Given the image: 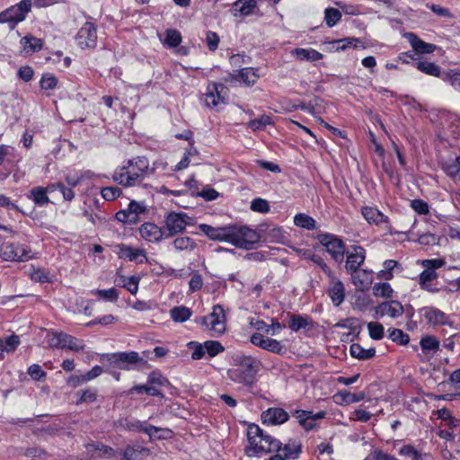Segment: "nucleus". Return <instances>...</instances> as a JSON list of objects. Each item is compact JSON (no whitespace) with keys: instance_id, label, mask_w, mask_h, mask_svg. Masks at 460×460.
<instances>
[{"instance_id":"1","label":"nucleus","mask_w":460,"mask_h":460,"mask_svg":"<svg viewBox=\"0 0 460 460\" xmlns=\"http://www.w3.org/2000/svg\"><path fill=\"white\" fill-rule=\"evenodd\" d=\"M154 168L150 167L146 156H137L127 160L112 173L113 181L123 187H133L140 184L148 175L153 174Z\"/></svg>"},{"instance_id":"2","label":"nucleus","mask_w":460,"mask_h":460,"mask_svg":"<svg viewBox=\"0 0 460 460\" xmlns=\"http://www.w3.org/2000/svg\"><path fill=\"white\" fill-rule=\"evenodd\" d=\"M260 369V362L252 356L235 354L231 358V367L227 370L228 377L234 383L252 386Z\"/></svg>"},{"instance_id":"3","label":"nucleus","mask_w":460,"mask_h":460,"mask_svg":"<svg viewBox=\"0 0 460 460\" xmlns=\"http://www.w3.org/2000/svg\"><path fill=\"white\" fill-rule=\"evenodd\" d=\"M247 437L249 446L245 448V452L250 457L261 456L263 454L280 451L282 443L262 430L256 424H251L248 427Z\"/></svg>"},{"instance_id":"4","label":"nucleus","mask_w":460,"mask_h":460,"mask_svg":"<svg viewBox=\"0 0 460 460\" xmlns=\"http://www.w3.org/2000/svg\"><path fill=\"white\" fill-rule=\"evenodd\" d=\"M260 234L246 226L229 225L228 243L241 249L250 250L259 243Z\"/></svg>"},{"instance_id":"5","label":"nucleus","mask_w":460,"mask_h":460,"mask_svg":"<svg viewBox=\"0 0 460 460\" xmlns=\"http://www.w3.org/2000/svg\"><path fill=\"white\" fill-rule=\"evenodd\" d=\"M419 263L424 268V270H422L419 275L418 282L420 288L429 293L439 292L440 288L433 287L431 282L438 277L436 270L446 265L445 259H427L419 261Z\"/></svg>"},{"instance_id":"6","label":"nucleus","mask_w":460,"mask_h":460,"mask_svg":"<svg viewBox=\"0 0 460 460\" xmlns=\"http://www.w3.org/2000/svg\"><path fill=\"white\" fill-rule=\"evenodd\" d=\"M196 323L209 332L210 336L218 337L225 333L226 329V317L225 310L220 305H216L212 312L205 316L196 319Z\"/></svg>"},{"instance_id":"7","label":"nucleus","mask_w":460,"mask_h":460,"mask_svg":"<svg viewBox=\"0 0 460 460\" xmlns=\"http://www.w3.org/2000/svg\"><path fill=\"white\" fill-rule=\"evenodd\" d=\"M164 230L165 238H171L185 231L187 226H192L193 218L184 212L172 211L164 217Z\"/></svg>"},{"instance_id":"8","label":"nucleus","mask_w":460,"mask_h":460,"mask_svg":"<svg viewBox=\"0 0 460 460\" xmlns=\"http://www.w3.org/2000/svg\"><path fill=\"white\" fill-rule=\"evenodd\" d=\"M229 95V89L222 83L209 82L206 93L203 94L204 104L210 109H217L226 105Z\"/></svg>"},{"instance_id":"9","label":"nucleus","mask_w":460,"mask_h":460,"mask_svg":"<svg viewBox=\"0 0 460 460\" xmlns=\"http://www.w3.org/2000/svg\"><path fill=\"white\" fill-rule=\"evenodd\" d=\"M31 7V0H22L19 4L0 13V23H7L11 30L14 29L19 22L25 19Z\"/></svg>"},{"instance_id":"10","label":"nucleus","mask_w":460,"mask_h":460,"mask_svg":"<svg viewBox=\"0 0 460 460\" xmlns=\"http://www.w3.org/2000/svg\"><path fill=\"white\" fill-rule=\"evenodd\" d=\"M0 257L6 261H26L33 258V253L27 246L4 243L0 248Z\"/></svg>"},{"instance_id":"11","label":"nucleus","mask_w":460,"mask_h":460,"mask_svg":"<svg viewBox=\"0 0 460 460\" xmlns=\"http://www.w3.org/2000/svg\"><path fill=\"white\" fill-rule=\"evenodd\" d=\"M318 239L335 261L341 262L343 261L346 245L340 237L332 234H322Z\"/></svg>"},{"instance_id":"12","label":"nucleus","mask_w":460,"mask_h":460,"mask_svg":"<svg viewBox=\"0 0 460 460\" xmlns=\"http://www.w3.org/2000/svg\"><path fill=\"white\" fill-rule=\"evenodd\" d=\"M374 317L381 319L384 317H389L391 319H396L401 317L404 313L403 305L401 302L394 299L384 301L379 303L374 307Z\"/></svg>"},{"instance_id":"13","label":"nucleus","mask_w":460,"mask_h":460,"mask_svg":"<svg viewBox=\"0 0 460 460\" xmlns=\"http://www.w3.org/2000/svg\"><path fill=\"white\" fill-rule=\"evenodd\" d=\"M77 46L82 49H94L97 44V30L93 22H86L75 36Z\"/></svg>"},{"instance_id":"14","label":"nucleus","mask_w":460,"mask_h":460,"mask_svg":"<svg viewBox=\"0 0 460 460\" xmlns=\"http://www.w3.org/2000/svg\"><path fill=\"white\" fill-rule=\"evenodd\" d=\"M146 206L144 202L131 200L125 210L116 213V219L126 224H136L138 221L139 215L146 213Z\"/></svg>"},{"instance_id":"15","label":"nucleus","mask_w":460,"mask_h":460,"mask_svg":"<svg viewBox=\"0 0 460 460\" xmlns=\"http://www.w3.org/2000/svg\"><path fill=\"white\" fill-rule=\"evenodd\" d=\"M419 313L421 315V317L424 318L426 323L431 326H452L453 324L450 316L436 307H422L421 309H420Z\"/></svg>"},{"instance_id":"16","label":"nucleus","mask_w":460,"mask_h":460,"mask_svg":"<svg viewBox=\"0 0 460 460\" xmlns=\"http://www.w3.org/2000/svg\"><path fill=\"white\" fill-rule=\"evenodd\" d=\"M345 252L347 254L345 268L349 273L359 269L366 260V250L362 246L353 245Z\"/></svg>"},{"instance_id":"17","label":"nucleus","mask_w":460,"mask_h":460,"mask_svg":"<svg viewBox=\"0 0 460 460\" xmlns=\"http://www.w3.org/2000/svg\"><path fill=\"white\" fill-rule=\"evenodd\" d=\"M117 248H118V256L120 259H125L129 261H134L137 264H141L147 260L146 252L142 248H133L125 243L118 244Z\"/></svg>"},{"instance_id":"18","label":"nucleus","mask_w":460,"mask_h":460,"mask_svg":"<svg viewBox=\"0 0 460 460\" xmlns=\"http://www.w3.org/2000/svg\"><path fill=\"white\" fill-rule=\"evenodd\" d=\"M289 419V414L282 408L270 407L261 413V420L263 424L267 425H281L287 422Z\"/></svg>"},{"instance_id":"19","label":"nucleus","mask_w":460,"mask_h":460,"mask_svg":"<svg viewBox=\"0 0 460 460\" xmlns=\"http://www.w3.org/2000/svg\"><path fill=\"white\" fill-rule=\"evenodd\" d=\"M402 55L409 57L413 61H415L414 62V66L419 71H420V72H422V73H424V74H426L428 75L438 77V78H441L443 80V75L447 72H442L441 71V67L439 66H438L437 64H435L434 62H430V61L424 60V59H416V58H413L412 54H409V53H402Z\"/></svg>"},{"instance_id":"20","label":"nucleus","mask_w":460,"mask_h":460,"mask_svg":"<svg viewBox=\"0 0 460 460\" xmlns=\"http://www.w3.org/2000/svg\"><path fill=\"white\" fill-rule=\"evenodd\" d=\"M198 227L210 240L228 243L229 225L214 227L207 224H200Z\"/></svg>"},{"instance_id":"21","label":"nucleus","mask_w":460,"mask_h":460,"mask_svg":"<svg viewBox=\"0 0 460 460\" xmlns=\"http://www.w3.org/2000/svg\"><path fill=\"white\" fill-rule=\"evenodd\" d=\"M139 234L147 242H159L165 238L164 227H159L153 223H145L139 228Z\"/></svg>"},{"instance_id":"22","label":"nucleus","mask_w":460,"mask_h":460,"mask_svg":"<svg viewBox=\"0 0 460 460\" xmlns=\"http://www.w3.org/2000/svg\"><path fill=\"white\" fill-rule=\"evenodd\" d=\"M353 285L360 290L368 288L372 284V270L358 269L355 271L349 272Z\"/></svg>"},{"instance_id":"23","label":"nucleus","mask_w":460,"mask_h":460,"mask_svg":"<svg viewBox=\"0 0 460 460\" xmlns=\"http://www.w3.org/2000/svg\"><path fill=\"white\" fill-rule=\"evenodd\" d=\"M328 295L335 306H339L345 298V288L342 282L332 276Z\"/></svg>"},{"instance_id":"24","label":"nucleus","mask_w":460,"mask_h":460,"mask_svg":"<svg viewBox=\"0 0 460 460\" xmlns=\"http://www.w3.org/2000/svg\"><path fill=\"white\" fill-rule=\"evenodd\" d=\"M291 55L299 61L315 62L321 60L323 55L314 49L296 48L291 51Z\"/></svg>"},{"instance_id":"25","label":"nucleus","mask_w":460,"mask_h":460,"mask_svg":"<svg viewBox=\"0 0 460 460\" xmlns=\"http://www.w3.org/2000/svg\"><path fill=\"white\" fill-rule=\"evenodd\" d=\"M361 214L369 224L381 225L388 221V217L374 207H363Z\"/></svg>"},{"instance_id":"26","label":"nucleus","mask_w":460,"mask_h":460,"mask_svg":"<svg viewBox=\"0 0 460 460\" xmlns=\"http://www.w3.org/2000/svg\"><path fill=\"white\" fill-rule=\"evenodd\" d=\"M406 38L409 40V42L411 43L412 49L418 53L429 54V53H432L436 49L435 45L423 41L419 37H417L414 33H411V32L407 33Z\"/></svg>"},{"instance_id":"27","label":"nucleus","mask_w":460,"mask_h":460,"mask_svg":"<svg viewBox=\"0 0 460 460\" xmlns=\"http://www.w3.org/2000/svg\"><path fill=\"white\" fill-rule=\"evenodd\" d=\"M27 198L38 207H44L50 202L47 195V189L41 186L32 188L27 194Z\"/></svg>"},{"instance_id":"28","label":"nucleus","mask_w":460,"mask_h":460,"mask_svg":"<svg viewBox=\"0 0 460 460\" xmlns=\"http://www.w3.org/2000/svg\"><path fill=\"white\" fill-rule=\"evenodd\" d=\"M257 6L255 0H237L234 4L233 14L247 16L252 13L254 8Z\"/></svg>"},{"instance_id":"29","label":"nucleus","mask_w":460,"mask_h":460,"mask_svg":"<svg viewBox=\"0 0 460 460\" xmlns=\"http://www.w3.org/2000/svg\"><path fill=\"white\" fill-rule=\"evenodd\" d=\"M334 398L337 403L350 404L362 401L365 398V393H350L349 391L343 390L337 393Z\"/></svg>"},{"instance_id":"30","label":"nucleus","mask_w":460,"mask_h":460,"mask_svg":"<svg viewBox=\"0 0 460 460\" xmlns=\"http://www.w3.org/2000/svg\"><path fill=\"white\" fill-rule=\"evenodd\" d=\"M172 245L176 252H192L197 248L195 240L189 236L176 237L172 241Z\"/></svg>"},{"instance_id":"31","label":"nucleus","mask_w":460,"mask_h":460,"mask_svg":"<svg viewBox=\"0 0 460 460\" xmlns=\"http://www.w3.org/2000/svg\"><path fill=\"white\" fill-rule=\"evenodd\" d=\"M442 169L455 181H460V155L455 160L444 162Z\"/></svg>"},{"instance_id":"32","label":"nucleus","mask_w":460,"mask_h":460,"mask_svg":"<svg viewBox=\"0 0 460 460\" xmlns=\"http://www.w3.org/2000/svg\"><path fill=\"white\" fill-rule=\"evenodd\" d=\"M90 294L98 296L99 299L111 303H116L119 296V291L115 288L108 289H93L90 291Z\"/></svg>"},{"instance_id":"33","label":"nucleus","mask_w":460,"mask_h":460,"mask_svg":"<svg viewBox=\"0 0 460 460\" xmlns=\"http://www.w3.org/2000/svg\"><path fill=\"white\" fill-rule=\"evenodd\" d=\"M349 352L353 358L365 360L373 358L376 349L374 348L366 349L360 344L353 343L350 345Z\"/></svg>"},{"instance_id":"34","label":"nucleus","mask_w":460,"mask_h":460,"mask_svg":"<svg viewBox=\"0 0 460 460\" xmlns=\"http://www.w3.org/2000/svg\"><path fill=\"white\" fill-rule=\"evenodd\" d=\"M280 453L287 459H296L301 453V445L296 441H289L283 447L280 446Z\"/></svg>"},{"instance_id":"35","label":"nucleus","mask_w":460,"mask_h":460,"mask_svg":"<svg viewBox=\"0 0 460 460\" xmlns=\"http://www.w3.org/2000/svg\"><path fill=\"white\" fill-rule=\"evenodd\" d=\"M163 44L168 48L178 47L181 42V34L176 29H167L164 40L160 38Z\"/></svg>"},{"instance_id":"36","label":"nucleus","mask_w":460,"mask_h":460,"mask_svg":"<svg viewBox=\"0 0 460 460\" xmlns=\"http://www.w3.org/2000/svg\"><path fill=\"white\" fill-rule=\"evenodd\" d=\"M69 334L65 332H50L48 334V342L50 347L65 349Z\"/></svg>"},{"instance_id":"37","label":"nucleus","mask_w":460,"mask_h":460,"mask_svg":"<svg viewBox=\"0 0 460 460\" xmlns=\"http://www.w3.org/2000/svg\"><path fill=\"white\" fill-rule=\"evenodd\" d=\"M373 295L376 297L392 298L394 296V289L388 282H379L373 286Z\"/></svg>"},{"instance_id":"38","label":"nucleus","mask_w":460,"mask_h":460,"mask_svg":"<svg viewBox=\"0 0 460 460\" xmlns=\"http://www.w3.org/2000/svg\"><path fill=\"white\" fill-rule=\"evenodd\" d=\"M192 312L186 306H175L170 311L171 318L176 323H183L190 319Z\"/></svg>"},{"instance_id":"39","label":"nucleus","mask_w":460,"mask_h":460,"mask_svg":"<svg viewBox=\"0 0 460 460\" xmlns=\"http://www.w3.org/2000/svg\"><path fill=\"white\" fill-rule=\"evenodd\" d=\"M294 224L307 230H314L316 227L315 220L304 213H298L294 217Z\"/></svg>"},{"instance_id":"40","label":"nucleus","mask_w":460,"mask_h":460,"mask_svg":"<svg viewBox=\"0 0 460 460\" xmlns=\"http://www.w3.org/2000/svg\"><path fill=\"white\" fill-rule=\"evenodd\" d=\"M262 349L268 350L278 355H284L287 352V348L280 341L267 337L266 342Z\"/></svg>"},{"instance_id":"41","label":"nucleus","mask_w":460,"mask_h":460,"mask_svg":"<svg viewBox=\"0 0 460 460\" xmlns=\"http://www.w3.org/2000/svg\"><path fill=\"white\" fill-rule=\"evenodd\" d=\"M236 78H239L247 85H252L256 83L258 75L253 68L245 67L237 72Z\"/></svg>"},{"instance_id":"42","label":"nucleus","mask_w":460,"mask_h":460,"mask_svg":"<svg viewBox=\"0 0 460 460\" xmlns=\"http://www.w3.org/2000/svg\"><path fill=\"white\" fill-rule=\"evenodd\" d=\"M420 347L424 353L435 352L439 348V341L434 336H425L420 340Z\"/></svg>"},{"instance_id":"43","label":"nucleus","mask_w":460,"mask_h":460,"mask_svg":"<svg viewBox=\"0 0 460 460\" xmlns=\"http://www.w3.org/2000/svg\"><path fill=\"white\" fill-rule=\"evenodd\" d=\"M22 44L26 51L36 52L41 49L42 41L40 39L25 36L21 40Z\"/></svg>"},{"instance_id":"44","label":"nucleus","mask_w":460,"mask_h":460,"mask_svg":"<svg viewBox=\"0 0 460 460\" xmlns=\"http://www.w3.org/2000/svg\"><path fill=\"white\" fill-rule=\"evenodd\" d=\"M118 427L128 431H141L143 423L140 420L123 418L118 420Z\"/></svg>"},{"instance_id":"45","label":"nucleus","mask_w":460,"mask_h":460,"mask_svg":"<svg viewBox=\"0 0 460 460\" xmlns=\"http://www.w3.org/2000/svg\"><path fill=\"white\" fill-rule=\"evenodd\" d=\"M399 267L398 261L394 260H386L384 262V270L378 272V278L390 280L394 278L393 270Z\"/></svg>"},{"instance_id":"46","label":"nucleus","mask_w":460,"mask_h":460,"mask_svg":"<svg viewBox=\"0 0 460 460\" xmlns=\"http://www.w3.org/2000/svg\"><path fill=\"white\" fill-rule=\"evenodd\" d=\"M388 332V338L400 345H406L410 341L409 335L401 329H389Z\"/></svg>"},{"instance_id":"47","label":"nucleus","mask_w":460,"mask_h":460,"mask_svg":"<svg viewBox=\"0 0 460 460\" xmlns=\"http://www.w3.org/2000/svg\"><path fill=\"white\" fill-rule=\"evenodd\" d=\"M149 453V449L146 447H135L131 446H128L123 452V459L124 460H139V456L141 454Z\"/></svg>"},{"instance_id":"48","label":"nucleus","mask_w":460,"mask_h":460,"mask_svg":"<svg viewBox=\"0 0 460 460\" xmlns=\"http://www.w3.org/2000/svg\"><path fill=\"white\" fill-rule=\"evenodd\" d=\"M204 347L206 354H208L209 358H214L225 350V347L217 341H206L204 342Z\"/></svg>"},{"instance_id":"49","label":"nucleus","mask_w":460,"mask_h":460,"mask_svg":"<svg viewBox=\"0 0 460 460\" xmlns=\"http://www.w3.org/2000/svg\"><path fill=\"white\" fill-rule=\"evenodd\" d=\"M341 18V13L335 8H326L324 11V20L328 27L332 28L338 23Z\"/></svg>"},{"instance_id":"50","label":"nucleus","mask_w":460,"mask_h":460,"mask_svg":"<svg viewBox=\"0 0 460 460\" xmlns=\"http://www.w3.org/2000/svg\"><path fill=\"white\" fill-rule=\"evenodd\" d=\"M309 324H310V322L308 321V319L306 317H304L299 314H295V315L291 316V318L289 320L288 327L293 332H297L300 329L306 328Z\"/></svg>"},{"instance_id":"51","label":"nucleus","mask_w":460,"mask_h":460,"mask_svg":"<svg viewBox=\"0 0 460 460\" xmlns=\"http://www.w3.org/2000/svg\"><path fill=\"white\" fill-rule=\"evenodd\" d=\"M359 41L357 38H344L340 40H335L330 42V44L333 45L336 51H342L350 48L351 46L356 47V44Z\"/></svg>"},{"instance_id":"52","label":"nucleus","mask_w":460,"mask_h":460,"mask_svg":"<svg viewBox=\"0 0 460 460\" xmlns=\"http://www.w3.org/2000/svg\"><path fill=\"white\" fill-rule=\"evenodd\" d=\"M367 327L369 336L373 340L379 341V340L383 339V337L385 335V328L380 323L370 322L367 323Z\"/></svg>"},{"instance_id":"53","label":"nucleus","mask_w":460,"mask_h":460,"mask_svg":"<svg viewBox=\"0 0 460 460\" xmlns=\"http://www.w3.org/2000/svg\"><path fill=\"white\" fill-rule=\"evenodd\" d=\"M443 81L449 83L452 87L460 92V71L449 70L443 75Z\"/></svg>"},{"instance_id":"54","label":"nucleus","mask_w":460,"mask_h":460,"mask_svg":"<svg viewBox=\"0 0 460 460\" xmlns=\"http://www.w3.org/2000/svg\"><path fill=\"white\" fill-rule=\"evenodd\" d=\"M123 365L127 366L125 370H129L131 366L137 365L140 362H143V358H141L137 352L129 351V352H122Z\"/></svg>"},{"instance_id":"55","label":"nucleus","mask_w":460,"mask_h":460,"mask_svg":"<svg viewBox=\"0 0 460 460\" xmlns=\"http://www.w3.org/2000/svg\"><path fill=\"white\" fill-rule=\"evenodd\" d=\"M323 101L319 98H315L313 101H310L308 103L299 102L298 104H295L294 108L296 110H301L306 111L312 115H314L318 111H316V107L319 106L320 102Z\"/></svg>"},{"instance_id":"56","label":"nucleus","mask_w":460,"mask_h":460,"mask_svg":"<svg viewBox=\"0 0 460 460\" xmlns=\"http://www.w3.org/2000/svg\"><path fill=\"white\" fill-rule=\"evenodd\" d=\"M188 348L192 349L191 358L194 360L201 359L206 355L204 342L199 343L197 341H190L187 344Z\"/></svg>"},{"instance_id":"57","label":"nucleus","mask_w":460,"mask_h":460,"mask_svg":"<svg viewBox=\"0 0 460 460\" xmlns=\"http://www.w3.org/2000/svg\"><path fill=\"white\" fill-rule=\"evenodd\" d=\"M271 124V119L270 116L262 115L259 118L252 119L249 121L248 126L253 131L262 129L267 125Z\"/></svg>"},{"instance_id":"58","label":"nucleus","mask_w":460,"mask_h":460,"mask_svg":"<svg viewBox=\"0 0 460 460\" xmlns=\"http://www.w3.org/2000/svg\"><path fill=\"white\" fill-rule=\"evenodd\" d=\"M58 84V79L51 74H43L40 81V86L42 90H53Z\"/></svg>"},{"instance_id":"59","label":"nucleus","mask_w":460,"mask_h":460,"mask_svg":"<svg viewBox=\"0 0 460 460\" xmlns=\"http://www.w3.org/2000/svg\"><path fill=\"white\" fill-rule=\"evenodd\" d=\"M121 193V189L115 186L104 187L101 190L102 197L108 201L116 199Z\"/></svg>"},{"instance_id":"60","label":"nucleus","mask_w":460,"mask_h":460,"mask_svg":"<svg viewBox=\"0 0 460 460\" xmlns=\"http://www.w3.org/2000/svg\"><path fill=\"white\" fill-rule=\"evenodd\" d=\"M438 418L447 422L450 428H455L458 425L459 420L454 418L447 408H442L438 411Z\"/></svg>"},{"instance_id":"61","label":"nucleus","mask_w":460,"mask_h":460,"mask_svg":"<svg viewBox=\"0 0 460 460\" xmlns=\"http://www.w3.org/2000/svg\"><path fill=\"white\" fill-rule=\"evenodd\" d=\"M136 392L137 394H141L143 392L146 393L151 396H163V394L155 386H150L146 385H134L129 393Z\"/></svg>"},{"instance_id":"62","label":"nucleus","mask_w":460,"mask_h":460,"mask_svg":"<svg viewBox=\"0 0 460 460\" xmlns=\"http://www.w3.org/2000/svg\"><path fill=\"white\" fill-rule=\"evenodd\" d=\"M251 209L254 212L267 213L270 211V205L266 199L256 198L251 203Z\"/></svg>"},{"instance_id":"63","label":"nucleus","mask_w":460,"mask_h":460,"mask_svg":"<svg viewBox=\"0 0 460 460\" xmlns=\"http://www.w3.org/2000/svg\"><path fill=\"white\" fill-rule=\"evenodd\" d=\"M399 455L411 460H421V455L412 446L405 445L399 450Z\"/></svg>"},{"instance_id":"64","label":"nucleus","mask_w":460,"mask_h":460,"mask_svg":"<svg viewBox=\"0 0 460 460\" xmlns=\"http://www.w3.org/2000/svg\"><path fill=\"white\" fill-rule=\"evenodd\" d=\"M411 208L420 215H427L429 212V204L423 199H416L411 201Z\"/></svg>"}]
</instances>
